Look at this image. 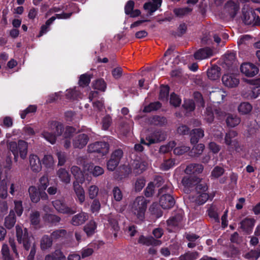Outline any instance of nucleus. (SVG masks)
Segmentation results:
<instances>
[{"label": "nucleus", "mask_w": 260, "mask_h": 260, "mask_svg": "<svg viewBox=\"0 0 260 260\" xmlns=\"http://www.w3.org/2000/svg\"><path fill=\"white\" fill-rule=\"evenodd\" d=\"M16 232L18 242L19 244L22 243L24 250L28 251L30 249V244L32 242V238L29 236L27 229L26 228L23 229L21 226L17 225Z\"/></svg>", "instance_id": "nucleus-7"}, {"label": "nucleus", "mask_w": 260, "mask_h": 260, "mask_svg": "<svg viewBox=\"0 0 260 260\" xmlns=\"http://www.w3.org/2000/svg\"><path fill=\"white\" fill-rule=\"evenodd\" d=\"M97 223L93 220H89L83 227V231L87 237L92 236L96 231Z\"/></svg>", "instance_id": "nucleus-31"}, {"label": "nucleus", "mask_w": 260, "mask_h": 260, "mask_svg": "<svg viewBox=\"0 0 260 260\" xmlns=\"http://www.w3.org/2000/svg\"><path fill=\"white\" fill-rule=\"evenodd\" d=\"M255 220L253 218H245L240 222V228L247 234H250L254 226Z\"/></svg>", "instance_id": "nucleus-21"}, {"label": "nucleus", "mask_w": 260, "mask_h": 260, "mask_svg": "<svg viewBox=\"0 0 260 260\" xmlns=\"http://www.w3.org/2000/svg\"><path fill=\"white\" fill-rule=\"evenodd\" d=\"M170 87L168 85H161L158 99L162 101H167L169 98Z\"/></svg>", "instance_id": "nucleus-39"}, {"label": "nucleus", "mask_w": 260, "mask_h": 260, "mask_svg": "<svg viewBox=\"0 0 260 260\" xmlns=\"http://www.w3.org/2000/svg\"><path fill=\"white\" fill-rule=\"evenodd\" d=\"M224 8L230 16L233 18L237 14L239 9V6L234 1L230 0L225 3Z\"/></svg>", "instance_id": "nucleus-22"}, {"label": "nucleus", "mask_w": 260, "mask_h": 260, "mask_svg": "<svg viewBox=\"0 0 260 260\" xmlns=\"http://www.w3.org/2000/svg\"><path fill=\"white\" fill-rule=\"evenodd\" d=\"M252 107L248 102L241 103L238 106V111L242 115L247 114L252 110Z\"/></svg>", "instance_id": "nucleus-42"}, {"label": "nucleus", "mask_w": 260, "mask_h": 260, "mask_svg": "<svg viewBox=\"0 0 260 260\" xmlns=\"http://www.w3.org/2000/svg\"><path fill=\"white\" fill-rule=\"evenodd\" d=\"M1 251L5 260H12L10 254L9 247L7 244L3 245Z\"/></svg>", "instance_id": "nucleus-64"}, {"label": "nucleus", "mask_w": 260, "mask_h": 260, "mask_svg": "<svg viewBox=\"0 0 260 260\" xmlns=\"http://www.w3.org/2000/svg\"><path fill=\"white\" fill-rule=\"evenodd\" d=\"M80 183L73 182V189L77 197V199L80 204H82L85 201V192Z\"/></svg>", "instance_id": "nucleus-27"}, {"label": "nucleus", "mask_w": 260, "mask_h": 260, "mask_svg": "<svg viewBox=\"0 0 260 260\" xmlns=\"http://www.w3.org/2000/svg\"><path fill=\"white\" fill-rule=\"evenodd\" d=\"M37 107L36 105H29L27 108L21 111L20 117L22 119H24L26 115L29 113H35L37 111Z\"/></svg>", "instance_id": "nucleus-56"}, {"label": "nucleus", "mask_w": 260, "mask_h": 260, "mask_svg": "<svg viewBox=\"0 0 260 260\" xmlns=\"http://www.w3.org/2000/svg\"><path fill=\"white\" fill-rule=\"evenodd\" d=\"M221 69L217 65L213 66L210 69H208L207 71L208 78L211 80H216L219 79L220 76Z\"/></svg>", "instance_id": "nucleus-28"}, {"label": "nucleus", "mask_w": 260, "mask_h": 260, "mask_svg": "<svg viewBox=\"0 0 260 260\" xmlns=\"http://www.w3.org/2000/svg\"><path fill=\"white\" fill-rule=\"evenodd\" d=\"M166 139V135L160 130L154 131L150 135L146 137V140L148 144H152L164 141Z\"/></svg>", "instance_id": "nucleus-15"}, {"label": "nucleus", "mask_w": 260, "mask_h": 260, "mask_svg": "<svg viewBox=\"0 0 260 260\" xmlns=\"http://www.w3.org/2000/svg\"><path fill=\"white\" fill-rule=\"evenodd\" d=\"M28 192L31 201L37 203L40 201V191L34 186H31L28 188Z\"/></svg>", "instance_id": "nucleus-41"}, {"label": "nucleus", "mask_w": 260, "mask_h": 260, "mask_svg": "<svg viewBox=\"0 0 260 260\" xmlns=\"http://www.w3.org/2000/svg\"><path fill=\"white\" fill-rule=\"evenodd\" d=\"M255 11L260 13V8L253 9L251 8H247L246 10H242L243 21L246 25H258L260 23V17L258 14H256Z\"/></svg>", "instance_id": "nucleus-5"}, {"label": "nucleus", "mask_w": 260, "mask_h": 260, "mask_svg": "<svg viewBox=\"0 0 260 260\" xmlns=\"http://www.w3.org/2000/svg\"><path fill=\"white\" fill-rule=\"evenodd\" d=\"M67 234V232L64 229L56 230L51 233L50 237L53 240H61L63 239Z\"/></svg>", "instance_id": "nucleus-40"}, {"label": "nucleus", "mask_w": 260, "mask_h": 260, "mask_svg": "<svg viewBox=\"0 0 260 260\" xmlns=\"http://www.w3.org/2000/svg\"><path fill=\"white\" fill-rule=\"evenodd\" d=\"M260 257V245L256 249L251 250L245 255V257L248 259H257Z\"/></svg>", "instance_id": "nucleus-48"}, {"label": "nucleus", "mask_w": 260, "mask_h": 260, "mask_svg": "<svg viewBox=\"0 0 260 260\" xmlns=\"http://www.w3.org/2000/svg\"><path fill=\"white\" fill-rule=\"evenodd\" d=\"M161 2V0H154L153 2H147L144 4L143 8L148 11L150 15H151L160 7Z\"/></svg>", "instance_id": "nucleus-24"}, {"label": "nucleus", "mask_w": 260, "mask_h": 260, "mask_svg": "<svg viewBox=\"0 0 260 260\" xmlns=\"http://www.w3.org/2000/svg\"><path fill=\"white\" fill-rule=\"evenodd\" d=\"M162 104L158 101L150 103L148 105L144 107L143 112L149 113L153 111H156L160 109Z\"/></svg>", "instance_id": "nucleus-44"}, {"label": "nucleus", "mask_w": 260, "mask_h": 260, "mask_svg": "<svg viewBox=\"0 0 260 260\" xmlns=\"http://www.w3.org/2000/svg\"><path fill=\"white\" fill-rule=\"evenodd\" d=\"M123 155L122 149L119 148L115 150L111 153L110 158L107 162V168L109 171H113L118 167Z\"/></svg>", "instance_id": "nucleus-10"}, {"label": "nucleus", "mask_w": 260, "mask_h": 260, "mask_svg": "<svg viewBox=\"0 0 260 260\" xmlns=\"http://www.w3.org/2000/svg\"><path fill=\"white\" fill-rule=\"evenodd\" d=\"M193 97L198 105L201 107L204 108L205 106V103L203 99L202 94L199 91H196L193 93Z\"/></svg>", "instance_id": "nucleus-55"}, {"label": "nucleus", "mask_w": 260, "mask_h": 260, "mask_svg": "<svg viewBox=\"0 0 260 260\" xmlns=\"http://www.w3.org/2000/svg\"><path fill=\"white\" fill-rule=\"evenodd\" d=\"M29 165L31 170L35 172H39L42 169V165L38 156L31 154L29 156Z\"/></svg>", "instance_id": "nucleus-26"}, {"label": "nucleus", "mask_w": 260, "mask_h": 260, "mask_svg": "<svg viewBox=\"0 0 260 260\" xmlns=\"http://www.w3.org/2000/svg\"><path fill=\"white\" fill-rule=\"evenodd\" d=\"M184 214L182 211H179L175 215L170 217L167 220V224L168 226L175 228L179 225L183 220Z\"/></svg>", "instance_id": "nucleus-20"}, {"label": "nucleus", "mask_w": 260, "mask_h": 260, "mask_svg": "<svg viewBox=\"0 0 260 260\" xmlns=\"http://www.w3.org/2000/svg\"><path fill=\"white\" fill-rule=\"evenodd\" d=\"M89 140L87 134H79L73 139V145L75 148L82 149L87 145Z\"/></svg>", "instance_id": "nucleus-12"}, {"label": "nucleus", "mask_w": 260, "mask_h": 260, "mask_svg": "<svg viewBox=\"0 0 260 260\" xmlns=\"http://www.w3.org/2000/svg\"><path fill=\"white\" fill-rule=\"evenodd\" d=\"M135 2L133 0L128 1L124 6V13L131 18L139 16L141 12L139 9L134 10Z\"/></svg>", "instance_id": "nucleus-13"}, {"label": "nucleus", "mask_w": 260, "mask_h": 260, "mask_svg": "<svg viewBox=\"0 0 260 260\" xmlns=\"http://www.w3.org/2000/svg\"><path fill=\"white\" fill-rule=\"evenodd\" d=\"M159 206L160 205H158L157 204L153 203L151 205L149 208L151 214L157 218L161 217L163 214Z\"/></svg>", "instance_id": "nucleus-46"}, {"label": "nucleus", "mask_w": 260, "mask_h": 260, "mask_svg": "<svg viewBox=\"0 0 260 260\" xmlns=\"http://www.w3.org/2000/svg\"><path fill=\"white\" fill-rule=\"evenodd\" d=\"M40 184L39 185L38 189L39 190L44 191L49 185V180L48 177L43 176L40 179Z\"/></svg>", "instance_id": "nucleus-57"}, {"label": "nucleus", "mask_w": 260, "mask_h": 260, "mask_svg": "<svg viewBox=\"0 0 260 260\" xmlns=\"http://www.w3.org/2000/svg\"><path fill=\"white\" fill-rule=\"evenodd\" d=\"M240 121V118L238 116L234 114H229L226 119L227 125L231 127H234L238 125Z\"/></svg>", "instance_id": "nucleus-38"}, {"label": "nucleus", "mask_w": 260, "mask_h": 260, "mask_svg": "<svg viewBox=\"0 0 260 260\" xmlns=\"http://www.w3.org/2000/svg\"><path fill=\"white\" fill-rule=\"evenodd\" d=\"M248 81L253 85L249 95L251 99H255L260 94V81H259V78L256 80H250Z\"/></svg>", "instance_id": "nucleus-25"}, {"label": "nucleus", "mask_w": 260, "mask_h": 260, "mask_svg": "<svg viewBox=\"0 0 260 260\" xmlns=\"http://www.w3.org/2000/svg\"><path fill=\"white\" fill-rule=\"evenodd\" d=\"M208 186L202 181L197 182L195 185V203L198 205L204 204L210 198Z\"/></svg>", "instance_id": "nucleus-4"}, {"label": "nucleus", "mask_w": 260, "mask_h": 260, "mask_svg": "<svg viewBox=\"0 0 260 260\" xmlns=\"http://www.w3.org/2000/svg\"><path fill=\"white\" fill-rule=\"evenodd\" d=\"M213 52L212 49L208 47L200 48L196 51L193 56L196 59L203 60L213 56Z\"/></svg>", "instance_id": "nucleus-14"}, {"label": "nucleus", "mask_w": 260, "mask_h": 260, "mask_svg": "<svg viewBox=\"0 0 260 260\" xmlns=\"http://www.w3.org/2000/svg\"><path fill=\"white\" fill-rule=\"evenodd\" d=\"M199 256L197 251H188L179 257V260H196Z\"/></svg>", "instance_id": "nucleus-45"}, {"label": "nucleus", "mask_w": 260, "mask_h": 260, "mask_svg": "<svg viewBox=\"0 0 260 260\" xmlns=\"http://www.w3.org/2000/svg\"><path fill=\"white\" fill-rule=\"evenodd\" d=\"M166 122V118L158 115L154 116L151 120L152 123L157 125H163Z\"/></svg>", "instance_id": "nucleus-61"}, {"label": "nucleus", "mask_w": 260, "mask_h": 260, "mask_svg": "<svg viewBox=\"0 0 260 260\" xmlns=\"http://www.w3.org/2000/svg\"><path fill=\"white\" fill-rule=\"evenodd\" d=\"M134 171L138 174H141L144 171L147 167V163L141 160H134L132 163Z\"/></svg>", "instance_id": "nucleus-29"}, {"label": "nucleus", "mask_w": 260, "mask_h": 260, "mask_svg": "<svg viewBox=\"0 0 260 260\" xmlns=\"http://www.w3.org/2000/svg\"><path fill=\"white\" fill-rule=\"evenodd\" d=\"M181 103V100L179 96L173 92L171 94L170 103L171 105L174 106L175 107L180 106Z\"/></svg>", "instance_id": "nucleus-54"}, {"label": "nucleus", "mask_w": 260, "mask_h": 260, "mask_svg": "<svg viewBox=\"0 0 260 260\" xmlns=\"http://www.w3.org/2000/svg\"><path fill=\"white\" fill-rule=\"evenodd\" d=\"M30 221L31 225L36 226L39 225L40 222V214L38 211L33 212L30 215Z\"/></svg>", "instance_id": "nucleus-53"}, {"label": "nucleus", "mask_w": 260, "mask_h": 260, "mask_svg": "<svg viewBox=\"0 0 260 260\" xmlns=\"http://www.w3.org/2000/svg\"><path fill=\"white\" fill-rule=\"evenodd\" d=\"M91 80L90 75L84 74L81 75L79 77L78 84L80 86L84 87L89 85Z\"/></svg>", "instance_id": "nucleus-49"}, {"label": "nucleus", "mask_w": 260, "mask_h": 260, "mask_svg": "<svg viewBox=\"0 0 260 260\" xmlns=\"http://www.w3.org/2000/svg\"><path fill=\"white\" fill-rule=\"evenodd\" d=\"M175 165V160L172 158L166 159L161 164V169L164 171L169 170Z\"/></svg>", "instance_id": "nucleus-60"}, {"label": "nucleus", "mask_w": 260, "mask_h": 260, "mask_svg": "<svg viewBox=\"0 0 260 260\" xmlns=\"http://www.w3.org/2000/svg\"><path fill=\"white\" fill-rule=\"evenodd\" d=\"M204 169L203 166L201 164H191L187 167L186 171L188 173H201Z\"/></svg>", "instance_id": "nucleus-43"}, {"label": "nucleus", "mask_w": 260, "mask_h": 260, "mask_svg": "<svg viewBox=\"0 0 260 260\" xmlns=\"http://www.w3.org/2000/svg\"><path fill=\"white\" fill-rule=\"evenodd\" d=\"M181 182L186 189L190 190L195 186L197 180L194 177L185 176L182 178Z\"/></svg>", "instance_id": "nucleus-33"}, {"label": "nucleus", "mask_w": 260, "mask_h": 260, "mask_svg": "<svg viewBox=\"0 0 260 260\" xmlns=\"http://www.w3.org/2000/svg\"><path fill=\"white\" fill-rule=\"evenodd\" d=\"M190 143L197 144L199 140L204 136V131L201 128H194L190 132Z\"/></svg>", "instance_id": "nucleus-23"}, {"label": "nucleus", "mask_w": 260, "mask_h": 260, "mask_svg": "<svg viewBox=\"0 0 260 260\" xmlns=\"http://www.w3.org/2000/svg\"><path fill=\"white\" fill-rule=\"evenodd\" d=\"M88 213L81 211L73 216L70 223L74 226H79L84 224L88 219Z\"/></svg>", "instance_id": "nucleus-16"}, {"label": "nucleus", "mask_w": 260, "mask_h": 260, "mask_svg": "<svg viewBox=\"0 0 260 260\" xmlns=\"http://www.w3.org/2000/svg\"><path fill=\"white\" fill-rule=\"evenodd\" d=\"M147 203V200L144 197L139 196L136 198L133 204L132 211L137 218L141 220L144 218Z\"/></svg>", "instance_id": "nucleus-6"}, {"label": "nucleus", "mask_w": 260, "mask_h": 260, "mask_svg": "<svg viewBox=\"0 0 260 260\" xmlns=\"http://www.w3.org/2000/svg\"><path fill=\"white\" fill-rule=\"evenodd\" d=\"M44 220L45 222L49 223L52 225H57L61 220L59 216L52 214L46 213L43 217Z\"/></svg>", "instance_id": "nucleus-34"}, {"label": "nucleus", "mask_w": 260, "mask_h": 260, "mask_svg": "<svg viewBox=\"0 0 260 260\" xmlns=\"http://www.w3.org/2000/svg\"><path fill=\"white\" fill-rule=\"evenodd\" d=\"M192 9L188 7L175 8L173 10L174 13L176 16L182 17L187 15L192 11Z\"/></svg>", "instance_id": "nucleus-51"}, {"label": "nucleus", "mask_w": 260, "mask_h": 260, "mask_svg": "<svg viewBox=\"0 0 260 260\" xmlns=\"http://www.w3.org/2000/svg\"><path fill=\"white\" fill-rule=\"evenodd\" d=\"M41 135L46 140L50 142L51 144H54L55 143L57 136H56L52 132L44 131L42 133Z\"/></svg>", "instance_id": "nucleus-50"}, {"label": "nucleus", "mask_w": 260, "mask_h": 260, "mask_svg": "<svg viewBox=\"0 0 260 260\" xmlns=\"http://www.w3.org/2000/svg\"><path fill=\"white\" fill-rule=\"evenodd\" d=\"M223 84L228 87L233 88L236 87L239 83V79L233 74H225L222 77Z\"/></svg>", "instance_id": "nucleus-18"}, {"label": "nucleus", "mask_w": 260, "mask_h": 260, "mask_svg": "<svg viewBox=\"0 0 260 260\" xmlns=\"http://www.w3.org/2000/svg\"><path fill=\"white\" fill-rule=\"evenodd\" d=\"M182 107L186 110L193 111L195 109V104L192 100H185Z\"/></svg>", "instance_id": "nucleus-62"}, {"label": "nucleus", "mask_w": 260, "mask_h": 260, "mask_svg": "<svg viewBox=\"0 0 260 260\" xmlns=\"http://www.w3.org/2000/svg\"><path fill=\"white\" fill-rule=\"evenodd\" d=\"M176 143L174 141L170 142L166 145L160 146L159 148V152L162 153H166L171 151L173 148L175 146Z\"/></svg>", "instance_id": "nucleus-58"}, {"label": "nucleus", "mask_w": 260, "mask_h": 260, "mask_svg": "<svg viewBox=\"0 0 260 260\" xmlns=\"http://www.w3.org/2000/svg\"><path fill=\"white\" fill-rule=\"evenodd\" d=\"M16 222V216L14 211L11 210L9 215L6 216L5 220V225L8 229H12Z\"/></svg>", "instance_id": "nucleus-36"}, {"label": "nucleus", "mask_w": 260, "mask_h": 260, "mask_svg": "<svg viewBox=\"0 0 260 260\" xmlns=\"http://www.w3.org/2000/svg\"><path fill=\"white\" fill-rule=\"evenodd\" d=\"M67 7L71 8L72 11L69 13L63 12L61 14H56L55 16L56 18L64 19H68L72 16L73 13L79 12V8H78L77 5L76 4L71 3L69 4Z\"/></svg>", "instance_id": "nucleus-32"}, {"label": "nucleus", "mask_w": 260, "mask_h": 260, "mask_svg": "<svg viewBox=\"0 0 260 260\" xmlns=\"http://www.w3.org/2000/svg\"><path fill=\"white\" fill-rule=\"evenodd\" d=\"M109 150V144L105 141H96L88 146L89 153H96L100 156L106 155Z\"/></svg>", "instance_id": "nucleus-9"}, {"label": "nucleus", "mask_w": 260, "mask_h": 260, "mask_svg": "<svg viewBox=\"0 0 260 260\" xmlns=\"http://www.w3.org/2000/svg\"><path fill=\"white\" fill-rule=\"evenodd\" d=\"M93 87L94 89L104 92L107 88V84L103 79H99L93 83Z\"/></svg>", "instance_id": "nucleus-47"}, {"label": "nucleus", "mask_w": 260, "mask_h": 260, "mask_svg": "<svg viewBox=\"0 0 260 260\" xmlns=\"http://www.w3.org/2000/svg\"><path fill=\"white\" fill-rule=\"evenodd\" d=\"M71 171L76 179L74 182H77L81 184H82L84 182L85 178L84 174L79 167L76 166H72L71 169Z\"/></svg>", "instance_id": "nucleus-30"}, {"label": "nucleus", "mask_w": 260, "mask_h": 260, "mask_svg": "<svg viewBox=\"0 0 260 260\" xmlns=\"http://www.w3.org/2000/svg\"><path fill=\"white\" fill-rule=\"evenodd\" d=\"M224 173V170L223 168L219 166H216L212 170L211 175L213 177L217 178L222 176Z\"/></svg>", "instance_id": "nucleus-63"}, {"label": "nucleus", "mask_w": 260, "mask_h": 260, "mask_svg": "<svg viewBox=\"0 0 260 260\" xmlns=\"http://www.w3.org/2000/svg\"><path fill=\"white\" fill-rule=\"evenodd\" d=\"M54 208L63 214L73 215L77 212V206L73 203L68 205L63 200H56L52 202Z\"/></svg>", "instance_id": "nucleus-8"}, {"label": "nucleus", "mask_w": 260, "mask_h": 260, "mask_svg": "<svg viewBox=\"0 0 260 260\" xmlns=\"http://www.w3.org/2000/svg\"><path fill=\"white\" fill-rule=\"evenodd\" d=\"M205 119L209 123L213 122L214 119V110L211 106H207L205 113Z\"/></svg>", "instance_id": "nucleus-52"}, {"label": "nucleus", "mask_w": 260, "mask_h": 260, "mask_svg": "<svg viewBox=\"0 0 260 260\" xmlns=\"http://www.w3.org/2000/svg\"><path fill=\"white\" fill-rule=\"evenodd\" d=\"M57 175L61 182L65 184H69L70 182L71 175L65 169L60 168L57 172Z\"/></svg>", "instance_id": "nucleus-35"}, {"label": "nucleus", "mask_w": 260, "mask_h": 260, "mask_svg": "<svg viewBox=\"0 0 260 260\" xmlns=\"http://www.w3.org/2000/svg\"><path fill=\"white\" fill-rule=\"evenodd\" d=\"M9 149L12 152L14 158L16 159L19 154L20 157L24 159L27 154L28 144L22 140H19L17 142L11 141L8 144Z\"/></svg>", "instance_id": "nucleus-3"}, {"label": "nucleus", "mask_w": 260, "mask_h": 260, "mask_svg": "<svg viewBox=\"0 0 260 260\" xmlns=\"http://www.w3.org/2000/svg\"><path fill=\"white\" fill-rule=\"evenodd\" d=\"M48 128L51 132L56 136H61L64 131V126L62 123L57 121H50L48 122Z\"/></svg>", "instance_id": "nucleus-17"}, {"label": "nucleus", "mask_w": 260, "mask_h": 260, "mask_svg": "<svg viewBox=\"0 0 260 260\" xmlns=\"http://www.w3.org/2000/svg\"><path fill=\"white\" fill-rule=\"evenodd\" d=\"M238 133L235 131H230L226 133L224 136V143L228 146L229 152H240L243 151L244 146L241 145L237 138Z\"/></svg>", "instance_id": "nucleus-2"}, {"label": "nucleus", "mask_w": 260, "mask_h": 260, "mask_svg": "<svg viewBox=\"0 0 260 260\" xmlns=\"http://www.w3.org/2000/svg\"><path fill=\"white\" fill-rule=\"evenodd\" d=\"M172 191L170 184H166L158 191V196L159 197V205L164 209H169L173 207L175 204V201L173 197L170 194Z\"/></svg>", "instance_id": "nucleus-1"}, {"label": "nucleus", "mask_w": 260, "mask_h": 260, "mask_svg": "<svg viewBox=\"0 0 260 260\" xmlns=\"http://www.w3.org/2000/svg\"><path fill=\"white\" fill-rule=\"evenodd\" d=\"M53 240L51 237L48 235H44L41 240V248L43 250L50 248L52 245Z\"/></svg>", "instance_id": "nucleus-37"}, {"label": "nucleus", "mask_w": 260, "mask_h": 260, "mask_svg": "<svg viewBox=\"0 0 260 260\" xmlns=\"http://www.w3.org/2000/svg\"><path fill=\"white\" fill-rule=\"evenodd\" d=\"M146 181L143 177L138 178L135 184V189L136 191H140L145 185Z\"/></svg>", "instance_id": "nucleus-59"}, {"label": "nucleus", "mask_w": 260, "mask_h": 260, "mask_svg": "<svg viewBox=\"0 0 260 260\" xmlns=\"http://www.w3.org/2000/svg\"><path fill=\"white\" fill-rule=\"evenodd\" d=\"M138 242L146 246H158L161 244V241L155 239L152 236L145 237L143 235L140 236Z\"/></svg>", "instance_id": "nucleus-19"}, {"label": "nucleus", "mask_w": 260, "mask_h": 260, "mask_svg": "<svg viewBox=\"0 0 260 260\" xmlns=\"http://www.w3.org/2000/svg\"><path fill=\"white\" fill-rule=\"evenodd\" d=\"M240 71L246 76L252 77L258 73L259 69L252 63L244 62L241 65Z\"/></svg>", "instance_id": "nucleus-11"}]
</instances>
